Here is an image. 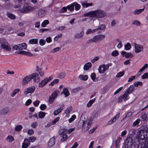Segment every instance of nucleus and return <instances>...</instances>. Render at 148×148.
<instances>
[{
    "label": "nucleus",
    "mask_w": 148,
    "mask_h": 148,
    "mask_svg": "<svg viewBox=\"0 0 148 148\" xmlns=\"http://www.w3.org/2000/svg\"><path fill=\"white\" fill-rule=\"evenodd\" d=\"M140 129L139 140H145V143H139V148H148V127L143 125L140 127Z\"/></svg>",
    "instance_id": "nucleus-1"
},
{
    "label": "nucleus",
    "mask_w": 148,
    "mask_h": 148,
    "mask_svg": "<svg viewBox=\"0 0 148 148\" xmlns=\"http://www.w3.org/2000/svg\"><path fill=\"white\" fill-rule=\"evenodd\" d=\"M85 16H88L91 17L101 18L105 17L106 14L102 10H96L89 12L87 13H84Z\"/></svg>",
    "instance_id": "nucleus-2"
},
{
    "label": "nucleus",
    "mask_w": 148,
    "mask_h": 148,
    "mask_svg": "<svg viewBox=\"0 0 148 148\" xmlns=\"http://www.w3.org/2000/svg\"><path fill=\"white\" fill-rule=\"evenodd\" d=\"M0 44L1 49H5L7 51H9L11 49L10 45L5 39H0Z\"/></svg>",
    "instance_id": "nucleus-3"
},
{
    "label": "nucleus",
    "mask_w": 148,
    "mask_h": 148,
    "mask_svg": "<svg viewBox=\"0 0 148 148\" xmlns=\"http://www.w3.org/2000/svg\"><path fill=\"white\" fill-rule=\"evenodd\" d=\"M105 37V36L103 34L97 35L95 36L92 38L88 40L87 42L88 43L91 42H96L101 41Z\"/></svg>",
    "instance_id": "nucleus-4"
},
{
    "label": "nucleus",
    "mask_w": 148,
    "mask_h": 148,
    "mask_svg": "<svg viewBox=\"0 0 148 148\" xmlns=\"http://www.w3.org/2000/svg\"><path fill=\"white\" fill-rule=\"evenodd\" d=\"M112 63H110L108 64H103L100 66L98 68L99 72L100 73H103L106 71L108 70L109 66H112Z\"/></svg>",
    "instance_id": "nucleus-5"
},
{
    "label": "nucleus",
    "mask_w": 148,
    "mask_h": 148,
    "mask_svg": "<svg viewBox=\"0 0 148 148\" xmlns=\"http://www.w3.org/2000/svg\"><path fill=\"white\" fill-rule=\"evenodd\" d=\"M59 93V91L58 90H55L52 93L49 98V103L52 104L53 102Z\"/></svg>",
    "instance_id": "nucleus-6"
},
{
    "label": "nucleus",
    "mask_w": 148,
    "mask_h": 148,
    "mask_svg": "<svg viewBox=\"0 0 148 148\" xmlns=\"http://www.w3.org/2000/svg\"><path fill=\"white\" fill-rule=\"evenodd\" d=\"M52 78V76L49 77V78H46L39 82L38 86L40 88H42Z\"/></svg>",
    "instance_id": "nucleus-7"
},
{
    "label": "nucleus",
    "mask_w": 148,
    "mask_h": 148,
    "mask_svg": "<svg viewBox=\"0 0 148 148\" xmlns=\"http://www.w3.org/2000/svg\"><path fill=\"white\" fill-rule=\"evenodd\" d=\"M125 146L126 148H132L133 139L131 137H128L125 142Z\"/></svg>",
    "instance_id": "nucleus-8"
},
{
    "label": "nucleus",
    "mask_w": 148,
    "mask_h": 148,
    "mask_svg": "<svg viewBox=\"0 0 148 148\" xmlns=\"http://www.w3.org/2000/svg\"><path fill=\"white\" fill-rule=\"evenodd\" d=\"M35 8L30 6H28L27 4H25L21 12L23 13H27L29 11H34Z\"/></svg>",
    "instance_id": "nucleus-9"
},
{
    "label": "nucleus",
    "mask_w": 148,
    "mask_h": 148,
    "mask_svg": "<svg viewBox=\"0 0 148 148\" xmlns=\"http://www.w3.org/2000/svg\"><path fill=\"white\" fill-rule=\"evenodd\" d=\"M30 75L31 79H33L34 82H38L40 81V78L38 74L37 73H35Z\"/></svg>",
    "instance_id": "nucleus-10"
},
{
    "label": "nucleus",
    "mask_w": 148,
    "mask_h": 148,
    "mask_svg": "<svg viewBox=\"0 0 148 148\" xmlns=\"http://www.w3.org/2000/svg\"><path fill=\"white\" fill-rule=\"evenodd\" d=\"M35 87L34 86H32L27 88L24 91V94L26 95L28 93H32L35 91Z\"/></svg>",
    "instance_id": "nucleus-11"
},
{
    "label": "nucleus",
    "mask_w": 148,
    "mask_h": 148,
    "mask_svg": "<svg viewBox=\"0 0 148 148\" xmlns=\"http://www.w3.org/2000/svg\"><path fill=\"white\" fill-rule=\"evenodd\" d=\"M139 131L137 132V134L134 139V148H139Z\"/></svg>",
    "instance_id": "nucleus-12"
},
{
    "label": "nucleus",
    "mask_w": 148,
    "mask_h": 148,
    "mask_svg": "<svg viewBox=\"0 0 148 148\" xmlns=\"http://www.w3.org/2000/svg\"><path fill=\"white\" fill-rule=\"evenodd\" d=\"M121 54L123 57L126 58H132L133 57V55L130 53H127L125 51L121 52Z\"/></svg>",
    "instance_id": "nucleus-13"
},
{
    "label": "nucleus",
    "mask_w": 148,
    "mask_h": 148,
    "mask_svg": "<svg viewBox=\"0 0 148 148\" xmlns=\"http://www.w3.org/2000/svg\"><path fill=\"white\" fill-rule=\"evenodd\" d=\"M31 79L30 75H27L24 77L22 81V84L25 85L27 84Z\"/></svg>",
    "instance_id": "nucleus-14"
},
{
    "label": "nucleus",
    "mask_w": 148,
    "mask_h": 148,
    "mask_svg": "<svg viewBox=\"0 0 148 148\" xmlns=\"http://www.w3.org/2000/svg\"><path fill=\"white\" fill-rule=\"evenodd\" d=\"M85 123L84 121L83 123L82 129L84 131H87L90 128L92 124V122L90 121H89L87 123V126L85 127Z\"/></svg>",
    "instance_id": "nucleus-15"
},
{
    "label": "nucleus",
    "mask_w": 148,
    "mask_h": 148,
    "mask_svg": "<svg viewBox=\"0 0 148 148\" xmlns=\"http://www.w3.org/2000/svg\"><path fill=\"white\" fill-rule=\"evenodd\" d=\"M55 136H54L49 140L48 143V145L49 147H52L55 144Z\"/></svg>",
    "instance_id": "nucleus-16"
},
{
    "label": "nucleus",
    "mask_w": 148,
    "mask_h": 148,
    "mask_svg": "<svg viewBox=\"0 0 148 148\" xmlns=\"http://www.w3.org/2000/svg\"><path fill=\"white\" fill-rule=\"evenodd\" d=\"M64 106L62 105L58 109L55 110L53 112V114L54 115H56L60 113L62 110L64 109Z\"/></svg>",
    "instance_id": "nucleus-17"
},
{
    "label": "nucleus",
    "mask_w": 148,
    "mask_h": 148,
    "mask_svg": "<svg viewBox=\"0 0 148 148\" xmlns=\"http://www.w3.org/2000/svg\"><path fill=\"white\" fill-rule=\"evenodd\" d=\"M9 111V109L8 108H5L0 111V115H6Z\"/></svg>",
    "instance_id": "nucleus-18"
},
{
    "label": "nucleus",
    "mask_w": 148,
    "mask_h": 148,
    "mask_svg": "<svg viewBox=\"0 0 148 148\" xmlns=\"http://www.w3.org/2000/svg\"><path fill=\"white\" fill-rule=\"evenodd\" d=\"M36 140V138L35 137L31 136L28 139H25L24 141L28 142L30 145V142H34Z\"/></svg>",
    "instance_id": "nucleus-19"
},
{
    "label": "nucleus",
    "mask_w": 148,
    "mask_h": 148,
    "mask_svg": "<svg viewBox=\"0 0 148 148\" xmlns=\"http://www.w3.org/2000/svg\"><path fill=\"white\" fill-rule=\"evenodd\" d=\"M46 13V11L43 9L39 10L38 12V15L39 16L42 17L45 16Z\"/></svg>",
    "instance_id": "nucleus-20"
},
{
    "label": "nucleus",
    "mask_w": 148,
    "mask_h": 148,
    "mask_svg": "<svg viewBox=\"0 0 148 148\" xmlns=\"http://www.w3.org/2000/svg\"><path fill=\"white\" fill-rule=\"evenodd\" d=\"M92 66L90 62H89L86 63L84 67V69L85 71H87L90 69Z\"/></svg>",
    "instance_id": "nucleus-21"
},
{
    "label": "nucleus",
    "mask_w": 148,
    "mask_h": 148,
    "mask_svg": "<svg viewBox=\"0 0 148 148\" xmlns=\"http://www.w3.org/2000/svg\"><path fill=\"white\" fill-rule=\"evenodd\" d=\"M20 91V89L18 88L15 89L12 92V93L10 94V96L11 97H14L17 93Z\"/></svg>",
    "instance_id": "nucleus-22"
},
{
    "label": "nucleus",
    "mask_w": 148,
    "mask_h": 148,
    "mask_svg": "<svg viewBox=\"0 0 148 148\" xmlns=\"http://www.w3.org/2000/svg\"><path fill=\"white\" fill-rule=\"evenodd\" d=\"M7 141L10 143H12L14 140L13 136L10 135L8 136L6 138Z\"/></svg>",
    "instance_id": "nucleus-23"
},
{
    "label": "nucleus",
    "mask_w": 148,
    "mask_h": 148,
    "mask_svg": "<svg viewBox=\"0 0 148 148\" xmlns=\"http://www.w3.org/2000/svg\"><path fill=\"white\" fill-rule=\"evenodd\" d=\"M142 119L143 121L148 119V114H146L145 112H143L142 114Z\"/></svg>",
    "instance_id": "nucleus-24"
},
{
    "label": "nucleus",
    "mask_w": 148,
    "mask_h": 148,
    "mask_svg": "<svg viewBox=\"0 0 148 148\" xmlns=\"http://www.w3.org/2000/svg\"><path fill=\"white\" fill-rule=\"evenodd\" d=\"M20 50L25 49L27 48V45L25 43L19 44Z\"/></svg>",
    "instance_id": "nucleus-25"
},
{
    "label": "nucleus",
    "mask_w": 148,
    "mask_h": 148,
    "mask_svg": "<svg viewBox=\"0 0 148 148\" xmlns=\"http://www.w3.org/2000/svg\"><path fill=\"white\" fill-rule=\"evenodd\" d=\"M128 95H129V94L127 93L126 92H125L124 94L121 96L123 99L124 101H126L129 99V97L128 96Z\"/></svg>",
    "instance_id": "nucleus-26"
},
{
    "label": "nucleus",
    "mask_w": 148,
    "mask_h": 148,
    "mask_svg": "<svg viewBox=\"0 0 148 148\" xmlns=\"http://www.w3.org/2000/svg\"><path fill=\"white\" fill-rule=\"evenodd\" d=\"M121 140V138L120 137L117 138L115 142V146L116 148L119 147L120 145V143Z\"/></svg>",
    "instance_id": "nucleus-27"
},
{
    "label": "nucleus",
    "mask_w": 148,
    "mask_h": 148,
    "mask_svg": "<svg viewBox=\"0 0 148 148\" xmlns=\"http://www.w3.org/2000/svg\"><path fill=\"white\" fill-rule=\"evenodd\" d=\"M62 92L66 97L68 96L70 94L67 88H64L63 90V92H61V94H62Z\"/></svg>",
    "instance_id": "nucleus-28"
},
{
    "label": "nucleus",
    "mask_w": 148,
    "mask_h": 148,
    "mask_svg": "<svg viewBox=\"0 0 148 148\" xmlns=\"http://www.w3.org/2000/svg\"><path fill=\"white\" fill-rule=\"evenodd\" d=\"M75 4V3H72L71 5H68L67 7V8L70 11L72 12L74 10V4Z\"/></svg>",
    "instance_id": "nucleus-29"
},
{
    "label": "nucleus",
    "mask_w": 148,
    "mask_h": 148,
    "mask_svg": "<svg viewBox=\"0 0 148 148\" xmlns=\"http://www.w3.org/2000/svg\"><path fill=\"white\" fill-rule=\"evenodd\" d=\"M7 16L11 19H14L15 18V16L10 12L7 13Z\"/></svg>",
    "instance_id": "nucleus-30"
},
{
    "label": "nucleus",
    "mask_w": 148,
    "mask_h": 148,
    "mask_svg": "<svg viewBox=\"0 0 148 148\" xmlns=\"http://www.w3.org/2000/svg\"><path fill=\"white\" fill-rule=\"evenodd\" d=\"M38 40L37 39H32L29 41V43L31 44H36L38 43Z\"/></svg>",
    "instance_id": "nucleus-31"
},
{
    "label": "nucleus",
    "mask_w": 148,
    "mask_h": 148,
    "mask_svg": "<svg viewBox=\"0 0 148 148\" xmlns=\"http://www.w3.org/2000/svg\"><path fill=\"white\" fill-rule=\"evenodd\" d=\"M46 114L45 112L40 111L39 112L38 114V117L39 118L41 119L43 118L45 116Z\"/></svg>",
    "instance_id": "nucleus-32"
},
{
    "label": "nucleus",
    "mask_w": 148,
    "mask_h": 148,
    "mask_svg": "<svg viewBox=\"0 0 148 148\" xmlns=\"http://www.w3.org/2000/svg\"><path fill=\"white\" fill-rule=\"evenodd\" d=\"M84 35V34L82 32H80V33H77L75 35V37L78 39L82 37Z\"/></svg>",
    "instance_id": "nucleus-33"
},
{
    "label": "nucleus",
    "mask_w": 148,
    "mask_h": 148,
    "mask_svg": "<svg viewBox=\"0 0 148 148\" xmlns=\"http://www.w3.org/2000/svg\"><path fill=\"white\" fill-rule=\"evenodd\" d=\"M96 98H94L92 100H90L87 103V106L88 107H90L92 103L95 101Z\"/></svg>",
    "instance_id": "nucleus-34"
},
{
    "label": "nucleus",
    "mask_w": 148,
    "mask_h": 148,
    "mask_svg": "<svg viewBox=\"0 0 148 148\" xmlns=\"http://www.w3.org/2000/svg\"><path fill=\"white\" fill-rule=\"evenodd\" d=\"M67 133V130L65 129H61L60 131L59 134L61 136H62V135L66 134Z\"/></svg>",
    "instance_id": "nucleus-35"
},
{
    "label": "nucleus",
    "mask_w": 148,
    "mask_h": 148,
    "mask_svg": "<svg viewBox=\"0 0 148 148\" xmlns=\"http://www.w3.org/2000/svg\"><path fill=\"white\" fill-rule=\"evenodd\" d=\"M124 47L125 49V50H129L130 49L131 47V44L130 43L128 42L127 44L125 45Z\"/></svg>",
    "instance_id": "nucleus-36"
},
{
    "label": "nucleus",
    "mask_w": 148,
    "mask_h": 148,
    "mask_svg": "<svg viewBox=\"0 0 148 148\" xmlns=\"http://www.w3.org/2000/svg\"><path fill=\"white\" fill-rule=\"evenodd\" d=\"M66 75L65 73L62 72L60 73L58 76L57 77L60 79H62L64 78Z\"/></svg>",
    "instance_id": "nucleus-37"
},
{
    "label": "nucleus",
    "mask_w": 148,
    "mask_h": 148,
    "mask_svg": "<svg viewBox=\"0 0 148 148\" xmlns=\"http://www.w3.org/2000/svg\"><path fill=\"white\" fill-rule=\"evenodd\" d=\"M134 89V86H131L129 88L127 89L126 91V92L128 94H130V93Z\"/></svg>",
    "instance_id": "nucleus-38"
},
{
    "label": "nucleus",
    "mask_w": 148,
    "mask_h": 148,
    "mask_svg": "<svg viewBox=\"0 0 148 148\" xmlns=\"http://www.w3.org/2000/svg\"><path fill=\"white\" fill-rule=\"evenodd\" d=\"M79 78L81 80L85 81L87 79L88 77L87 75H80L79 76Z\"/></svg>",
    "instance_id": "nucleus-39"
},
{
    "label": "nucleus",
    "mask_w": 148,
    "mask_h": 148,
    "mask_svg": "<svg viewBox=\"0 0 148 148\" xmlns=\"http://www.w3.org/2000/svg\"><path fill=\"white\" fill-rule=\"evenodd\" d=\"M134 49L135 52L136 53L139 52V45L136 44L135 42L134 43Z\"/></svg>",
    "instance_id": "nucleus-40"
},
{
    "label": "nucleus",
    "mask_w": 148,
    "mask_h": 148,
    "mask_svg": "<svg viewBox=\"0 0 148 148\" xmlns=\"http://www.w3.org/2000/svg\"><path fill=\"white\" fill-rule=\"evenodd\" d=\"M73 3H75V4H74V5H74V7H75V10H79L81 7V6L80 5L78 4L76 2H74Z\"/></svg>",
    "instance_id": "nucleus-41"
},
{
    "label": "nucleus",
    "mask_w": 148,
    "mask_h": 148,
    "mask_svg": "<svg viewBox=\"0 0 148 148\" xmlns=\"http://www.w3.org/2000/svg\"><path fill=\"white\" fill-rule=\"evenodd\" d=\"M125 72L124 71L119 72L116 75V77L118 78L123 76Z\"/></svg>",
    "instance_id": "nucleus-42"
},
{
    "label": "nucleus",
    "mask_w": 148,
    "mask_h": 148,
    "mask_svg": "<svg viewBox=\"0 0 148 148\" xmlns=\"http://www.w3.org/2000/svg\"><path fill=\"white\" fill-rule=\"evenodd\" d=\"M49 23V21L48 20H44L41 24V26L43 27H45Z\"/></svg>",
    "instance_id": "nucleus-43"
},
{
    "label": "nucleus",
    "mask_w": 148,
    "mask_h": 148,
    "mask_svg": "<svg viewBox=\"0 0 148 148\" xmlns=\"http://www.w3.org/2000/svg\"><path fill=\"white\" fill-rule=\"evenodd\" d=\"M62 137L61 140V141L62 142L66 141L68 138V136L66 134L62 135Z\"/></svg>",
    "instance_id": "nucleus-44"
},
{
    "label": "nucleus",
    "mask_w": 148,
    "mask_h": 148,
    "mask_svg": "<svg viewBox=\"0 0 148 148\" xmlns=\"http://www.w3.org/2000/svg\"><path fill=\"white\" fill-rule=\"evenodd\" d=\"M60 119V118L59 117H58L56 118L52 121L51 124V125H53L56 124L59 120Z\"/></svg>",
    "instance_id": "nucleus-45"
},
{
    "label": "nucleus",
    "mask_w": 148,
    "mask_h": 148,
    "mask_svg": "<svg viewBox=\"0 0 148 148\" xmlns=\"http://www.w3.org/2000/svg\"><path fill=\"white\" fill-rule=\"evenodd\" d=\"M91 78L92 80L94 81H96V74L93 73L91 74Z\"/></svg>",
    "instance_id": "nucleus-46"
},
{
    "label": "nucleus",
    "mask_w": 148,
    "mask_h": 148,
    "mask_svg": "<svg viewBox=\"0 0 148 148\" xmlns=\"http://www.w3.org/2000/svg\"><path fill=\"white\" fill-rule=\"evenodd\" d=\"M72 106H70L65 110V113L68 114L67 115H69V114L72 111Z\"/></svg>",
    "instance_id": "nucleus-47"
},
{
    "label": "nucleus",
    "mask_w": 148,
    "mask_h": 148,
    "mask_svg": "<svg viewBox=\"0 0 148 148\" xmlns=\"http://www.w3.org/2000/svg\"><path fill=\"white\" fill-rule=\"evenodd\" d=\"M76 116L75 114L72 116L71 118L69 119V123L72 122L76 118Z\"/></svg>",
    "instance_id": "nucleus-48"
},
{
    "label": "nucleus",
    "mask_w": 148,
    "mask_h": 148,
    "mask_svg": "<svg viewBox=\"0 0 148 148\" xmlns=\"http://www.w3.org/2000/svg\"><path fill=\"white\" fill-rule=\"evenodd\" d=\"M50 29L42 28L39 30V33H42L44 32H48L50 30Z\"/></svg>",
    "instance_id": "nucleus-49"
},
{
    "label": "nucleus",
    "mask_w": 148,
    "mask_h": 148,
    "mask_svg": "<svg viewBox=\"0 0 148 148\" xmlns=\"http://www.w3.org/2000/svg\"><path fill=\"white\" fill-rule=\"evenodd\" d=\"M119 115L120 113H119L113 117V119H112L114 122H115L116 121V120L118 119L119 116Z\"/></svg>",
    "instance_id": "nucleus-50"
},
{
    "label": "nucleus",
    "mask_w": 148,
    "mask_h": 148,
    "mask_svg": "<svg viewBox=\"0 0 148 148\" xmlns=\"http://www.w3.org/2000/svg\"><path fill=\"white\" fill-rule=\"evenodd\" d=\"M119 54V53L118 52L117 50H115L114 51H113L111 53V55L112 56H118Z\"/></svg>",
    "instance_id": "nucleus-51"
},
{
    "label": "nucleus",
    "mask_w": 148,
    "mask_h": 148,
    "mask_svg": "<svg viewBox=\"0 0 148 148\" xmlns=\"http://www.w3.org/2000/svg\"><path fill=\"white\" fill-rule=\"evenodd\" d=\"M132 115V112H128L126 114L125 117L123 118V119H125L130 117Z\"/></svg>",
    "instance_id": "nucleus-52"
},
{
    "label": "nucleus",
    "mask_w": 148,
    "mask_h": 148,
    "mask_svg": "<svg viewBox=\"0 0 148 148\" xmlns=\"http://www.w3.org/2000/svg\"><path fill=\"white\" fill-rule=\"evenodd\" d=\"M29 145V143L28 144L26 142H23L22 144V148H27Z\"/></svg>",
    "instance_id": "nucleus-53"
},
{
    "label": "nucleus",
    "mask_w": 148,
    "mask_h": 148,
    "mask_svg": "<svg viewBox=\"0 0 148 148\" xmlns=\"http://www.w3.org/2000/svg\"><path fill=\"white\" fill-rule=\"evenodd\" d=\"M22 128V125H19L16 126L15 128V130L16 131H18L21 130Z\"/></svg>",
    "instance_id": "nucleus-54"
},
{
    "label": "nucleus",
    "mask_w": 148,
    "mask_h": 148,
    "mask_svg": "<svg viewBox=\"0 0 148 148\" xmlns=\"http://www.w3.org/2000/svg\"><path fill=\"white\" fill-rule=\"evenodd\" d=\"M138 77V75H135V76H132L130 77L128 80V82H131L134 80L136 77Z\"/></svg>",
    "instance_id": "nucleus-55"
},
{
    "label": "nucleus",
    "mask_w": 148,
    "mask_h": 148,
    "mask_svg": "<svg viewBox=\"0 0 148 148\" xmlns=\"http://www.w3.org/2000/svg\"><path fill=\"white\" fill-rule=\"evenodd\" d=\"M47 107V106L45 104H42L40 106V108L41 110H45Z\"/></svg>",
    "instance_id": "nucleus-56"
},
{
    "label": "nucleus",
    "mask_w": 148,
    "mask_h": 148,
    "mask_svg": "<svg viewBox=\"0 0 148 148\" xmlns=\"http://www.w3.org/2000/svg\"><path fill=\"white\" fill-rule=\"evenodd\" d=\"M45 40L42 39H41L39 41V43L41 46H43L45 45Z\"/></svg>",
    "instance_id": "nucleus-57"
},
{
    "label": "nucleus",
    "mask_w": 148,
    "mask_h": 148,
    "mask_svg": "<svg viewBox=\"0 0 148 148\" xmlns=\"http://www.w3.org/2000/svg\"><path fill=\"white\" fill-rule=\"evenodd\" d=\"M141 78L143 79L148 78V73H145L142 76Z\"/></svg>",
    "instance_id": "nucleus-58"
},
{
    "label": "nucleus",
    "mask_w": 148,
    "mask_h": 148,
    "mask_svg": "<svg viewBox=\"0 0 148 148\" xmlns=\"http://www.w3.org/2000/svg\"><path fill=\"white\" fill-rule=\"evenodd\" d=\"M99 58L98 56H96L93 59H92L91 60V62H92V63H94L95 61L98 60H99Z\"/></svg>",
    "instance_id": "nucleus-59"
},
{
    "label": "nucleus",
    "mask_w": 148,
    "mask_h": 148,
    "mask_svg": "<svg viewBox=\"0 0 148 148\" xmlns=\"http://www.w3.org/2000/svg\"><path fill=\"white\" fill-rule=\"evenodd\" d=\"M132 24L133 25L138 26L139 25V21L136 20H135L132 21Z\"/></svg>",
    "instance_id": "nucleus-60"
},
{
    "label": "nucleus",
    "mask_w": 148,
    "mask_h": 148,
    "mask_svg": "<svg viewBox=\"0 0 148 148\" xmlns=\"http://www.w3.org/2000/svg\"><path fill=\"white\" fill-rule=\"evenodd\" d=\"M123 87H121L118 88L116 91H115L114 93V95H116L120 92L123 89Z\"/></svg>",
    "instance_id": "nucleus-61"
},
{
    "label": "nucleus",
    "mask_w": 148,
    "mask_h": 148,
    "mask_svg": "<svg viewBox=\"0 0 148 148\" xmlns=\"http://www.w3.org/2000/svg\"><path fill=\"white\" fill-rule=\"evenodd\" d=\"M34 132L33 130L32 129H29L27 131V134H28L31 135L34 134Z\"/></svg>",
    "instance_id": "nucleus-62"
},
{
    "label": "nucleus",
    "mask_w": 148,
    "mask_h": 148,
    "mask_svg": "<svg viewBox=\"0 0 148 148\" xmlns=\"http://www.w3.org/2000/svg\"><path fill=\"white\" fill-rule=\"evenodd\" d=\"M81 4L83 8L85 7L86 8L88 7V5L87 4V3L86 2H82V3Z\"/></svg>",
    "instance_id": "nucleus-63"
},
{
    "label": "nucleus",
    "mask_w": 148,
    "mask_h": 148,
    "mask_svg": "<svg viewBox=\"0 0 148 148\" xmlns=\"http://www.w3.org/2000/svg\"><path fill=\"white\" fill-rule=\"evenodd\" d=\"M39 103H40V101H39V100H36V101H34V102H33V104L36 107V106H37Z\"/></svg>",
    "instance_id": "nucleus-64"
}]
</instances>
